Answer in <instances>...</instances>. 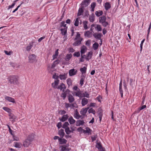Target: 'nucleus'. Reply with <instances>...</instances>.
<instances>
[{
    "label": "nucleus",
    "mask_w": 151,
    "mask_h": 151,
    "mask_svg": "<svg viewBox=\"0 0 151 151\" xmlns=\"http://www.w3.org/2000/svg\"><path fill=\"white\" fill-rule=\"evenodd\" d=\"M99 46L98 43L97 42H95L93 45V47L94 50H96L98 49Z\"/></svg>",
    "instance_id": "2f4dec72"
},
{
    "label": "nucleus",
    "mask_w": 151,
    "mask_h": 151,
    "mask_svg": "<svg viewBox=\"0 0 151 151\" xmlns=\"http://www.w3.org/2000/svg\"><path fill=\"white\" fill-rule=\"evenodd\" d=\"M59 78V76H56L55 74V75H53L52 76V78L55 79H57Z\"/></svg>",
    "instance_id": "0e129e2a"
},
{
    "label": "nucleus",
    "mask_w": 151,
    "mask_h": 151,
    "mask_svg": "<svg viewBox=\"0 0 151 151\" xmlns=\"http://www.w3.org/2000/svg\"><path fill=\"white\" fill-rule=\"evenodd\" d=\"M32 47V45H29L27 46L26 48V50L28 51H29Z\"/></svg>",
    "instance_id": "09e8293b"
},
{
    "label": "nucleus",
    "mask_w": 151,
    "mask_h": 151,
    "mask_svg": "<svg viewBox=\"0 0 151 151\" xmlns=\"http://www.w3.org/2000/svg\"><path fill=\"white\" fill-rule=\"evenodd\" d=\"M89 20L91 22H93L94 21V16H90L89 17Z\"/></svg>",
    "instance_id": "603ef678"
},
{
    "label": "nucleus",
    "mask_w": 151,
    "mask_h": 151,
    "mask_svg": "<svg viewBox=\"0 0 151 151\" xmlns=\"http://www.w3.org/2000/svg\"><path fill=\"white\" fill-rule=\"evenodd\" d=\"M70 128L71 130L70 129V128L69 127H68V128L66 129H65V132L67 134H69L71 132L73 133V131L75 130L72 127H70Z\"/></svg>",
    "instance_id": "6e6552de"
},
{
    "label": "nucleus",
    "mask_w": 151,
    "mask_h": 151,
    "mask_svg": "<svg viewBox=\"0 0 151 151\" xmlns=\"http://www.w3.org/2000/svg\"><path fill=\"white\" fill-rule=\"evenodd\" d=\"M67 27L65 28L64 29H60L61 33L63 35H65L67 33Z\"/></svg>",
    "instance_id": "bb28decb"
},
{
    "label": "nucleus",
    "mask_w": 151,
    "mask_h": 151,
    "mask_svg": "<svg viewBox=\"0 0 151 151\" xmlns=\"http://www.w3.org/2000/svg\"><path fill=\"white\" fill-rule=\"evenodd\" d=\"M95 29L98 31L100 32L102 30V28L101 27V26L100 25H97L96 27H95Z\"/></svg>",
    "instance_id": "ea45409f"
},
{
    "label": "nucleus",
    "mask_w": 151,
    "mask_h": 151,
    "mask_svg": "<svg viewBox=\"0 0 151 151\" xmlns=\"http://www.w3.org/2000/svg\"><path fill=\"white\" fill-rule=\"evenodd\" d=\"M67 74L68 73H64L63 75L60 74L59 76V77L61 80H65L67 77Z\"/></svg>",
    "instance_id": "dca6fc26"
},
{
    "label": "nucleus",
    "mask_w": 151,
    "mask_h": 151,
    "mask_svg": "<svg viewBox=\"0 0 151 151\" xmlns=\"http://www.w3.org/2000/svg\"><path fill=\"white\" fill-rule=\"evenodd\" d=\"M8 82L14 85H17L19 83L18 81V77L15 75L10 76L8 78Z\"/></svg>",
    "instance_id": "f257e3e1"
},
{
    "label": "nucleus",
    "mask_w": 151,
    "mask_h": 151,
    "mask_svg": "<svg viewBox=\"0 0 151 151\" xmlns=\"http://www.w3.org/2000/svg\"><path fill=\"white\" fill-rule=\"evenodd\" d=\"M58 134L61 138H63L65 135L64 130L63 129H61L58 131Z\"/></svg>",
    "instance_id": "aec40b11"
},
{
    "label": "nucleus",
    "mask_w": 151,
    "mask_h": 151,
    "mask_svg": "<svg viewBox=\"0 0 151 151\" xmlns=\"http://www.w3.org/2000/svg\"><path fill=\"white\" fill-rule=\"evenodd\" d=\"M71 106V104L69 103H65V107L68 109V108Z\"/></svg>",
    "instance_id": "13d9d810"
},
{
    "label": "nucleus",
    "mask_w": 151,
    "mask_h": 151,
    "mask_svg": "<svg viewBox=\"0 0 151 151\" xmlns=\"http://www.w3.org/2000/svg\"><path fill=\"white\" fill-rule=\"evenodd\" d=\"M95 14L97 16L99 17L102 15L103 12L102 11L99 10V11H96L95 13Z\"/></svg>",
    "instance_id": "c85d7f7f"
},
{
    "label": "nucleus",
    "mask_w": 151,
    "mask_h": 151,
    "mask_svg": "<svg viewBox=\"0 0 151 151\" xmlns=\"http://www.w3.org/2000/svg\"><path fill=\"white\" fill-rule=\"evenodd\" d=\"M91 33V32L89 31H88L84 33V36L86 37H89Z\"/></svg>",
    "instance_id": "37998d69"
},
{
    "label": "nucleus",
    "mask_w": 151,
    "mask_h": 151,
    "mask_svg": "<svg viewBox=\"0 0 151 151\" xmlns=\"http://www.w3.org/2000/svg\"><path fill=\"white\" fill-rule=\"evenodd\" d=\"M59 82V81L58 80H55L54 81V83H52V85H53L54 84V86H53V87L54 88H57V87H56L57 86Z\"/></svg>",
    "instance_id": "c9c22d12"
},
{
    "label": "nucleus",
    "mask_w": 151,
    "mask_h": 151,
    "mask_svg": "<svg viewBox=\"0 0 151 151\" xmlns=\"http://www.w3.org/2000/svg\"><path fill=\"white\" fill-rule=\"evenodd\" d=\"M85 78V77L83 76V77H82L81 78V79L80 80V84L81 86H82L83 84V81H84V79Z\"/></svg>",
    "instance_id": "49530a36"
},
{
    "label": "nucleus",
    "mask_w": 151,
    "mask_h": 151,
    "mask_svg": "<svg viewBox=\"0 0 151 151\" xmlns=\"http://www.w3.org/2000/svg\"><path fill=\"white\" fill-rule=\"evenodd\" d=\"M75 96H78L80 97H83L81 91H78L76 93Z\"/></svg>",
    "instance_id": "4c0bfd02"
},
{
    "label": "nucleus",
    "mask_w": 151,
    "mask_h": 151,
    "mask_svg": "<svg viewBox=\"0 0 151 151\" xmlns=\"http://www.w3.org/2000/svg\"><path fill=\"white\" fill-rule=\"evenodd\" d=\"M68 100L70 103L73 102L75 100L74 97L71 94H69L68 96Z\"/></svg>",
    "instance_id": "5701e85b"
},
{
    "label": "nucleus",
    "mask_w": 151,
    "mask_h": 151,
    "mask_svg": "<svg viewBox=\"0 0 151 151\" xmlns=\"http://www.w3.org/2000/svg\"><path fill=\"white\" fill-rule=\"evenodd\" d=\"M72 56V54H67L65 57V60L66 61H68L71 58Z\"/></svg>",
    "instance_id": "cd10ccee"
},
{
    "label": "nucleus",
    "mask_w": 151,
    "mask_h": 151,
    "mask_svg": "<svg viewBox=\"0 0 151 151\" xmlns=\"http://www.w3.org/2000/svg\"><path fill=\"white\" fill-rule=\"evenodd\" d=\"M74 56L77 57L80 56V53L79 52H75L73 54Z\"/></svg>",
    "instance_id": "3c124183"
},
{
    "label": "nucleus",
    "mask_w": 151,
    "mask_h": 151,
    "mask_svg": "<svg viewBox=\"0 0 151 151\" xmlns=\"http://www.w3.org/2000/svg\"><path fill=\"white\" fill-rule=\"evenodd\" d=\"M69 52H73L75 50L73 48L70 47L69 48Z\"/></svg>",
    "instance_id": "69168bd1"
},
{
    "label": "nucleus",
    "mask_w": 151,
    "mask_h": 151,
    "mask_svg": "<svg viewBox=\"0 0 151 151\" xmlns=\"http://www.w3.org/2000/svg\"><path fill=\"white\" fill-rule=\"evenodd\" d=\"M67 83L68 85V87L70 86H72V82L70 78H69L67 79Z\"/></svg>",
    "instance_id": "c756f323"
},
{
    "label": "nucleus",
    "mask_w": 151,
    "mask_h": 151,
    "mask_svg": "<svg viewBox=\"0 0 151 151\" xmlns=\"http://www.w3.org/2000/svg\"><path fill=\"white\" fill-rule=\"evenodd\" d=\"M29 62L33 63L36 62V56L34 54H30L28 56Z\"/></svg>",
    "instance_id": "f03ea898"
},
{
    "label": "nucleus",
    "mask_w": 151,
    "mask_h": 151,
    "mask_svg": "<svg viewBox=\"0 0 151 151\" xmlns=\"http://www.w3.org/2000/svg\"><path fill=\"white\" fill-rule=\"evenodd\" d=\"M68 117L69 116L67 114L64 115L61 118H59L60 120L62 122H65L67 120Z\"/></svg>",
    "instance_id": "2eb2a0df"
},
{
    "label": "nucleus",
    "mask_w": 151,
    "mask_h": 151,
    "mask_svg": "<svg viewBox=\"0 0 151 151\" xmlns=\"http://www.w3.org/2000/svg\"><path fill=\"white\" fill-rule=\"evenodd\" d=\"M13 139H14V140H16V141H18L19 140V138L18 137H17L16 136H14V135H13Z\"/></svg>",
    "instance_id": "774afa93"
},
{
    "label": "nucleus",
    "mask_w": 151,
    "mask_h": 151,
    "mask_svg": "<svg viewBox=\"0 0 151 151\" xmlns=\"http://www.w3.org/2000/svg\"><path fill=\"white\" fill-rule=\"evenodd\" d=\"M87 68L85 67L81 68L80 69V70L82 74L85 73L86 72Z\"/></svg>",
    "instance_id": "72a5a7b5"
},
{
    "label": "nucleus",
    "mask_w": 151,
    "mask_h": 151,
    "mask_svg": "<svg viewBox=\"0 0 151 151\" xmlns=\"http://www.w3.org/2000/svg\"><path fill=\"white\" fill-rule=\"evenodd\" d=\"M34 138V135L33 134H31L29 135L27 137V139L28 141L31 142L32 141Z\"/></svg>",
    "instance_id": "4468645a"
},
{
    "label": "nucleus",
    "mask_w": 151,
    "mask_h": 151,
    "mask_svg": "<svg viewBox=\"0 0 151 151\" xmlns=\"http://www.w3.org/2000/svg\"><path fill=\"white\" fill-rule=\"evenodd\" d=\"M83 10L82 8H79L78 11V13L77 16H81V15L82 13L83 12Z\"/></svg>",
    "instance_id": "e433bc0d"
},
{
    "label": "nucleus",
    "mask_w": 151,
    "mask_h": 151,
    "mask_svg": "<svg viewBox=\"0 0 151 151\" xmlns=\"http://www.w3.org/2000/svg\"><path fill=\"white\" fill-rule=\"evenodd\" d=\"M96 6V3L95 2H93L91 3V8H94Z\"/></svg>",
    "instance_id": "bf43d9fd"
},
{
    "label": "nucleus",
    "mask_w": 151,
    "mask_h": 151,
    "mask_svg": "<svg viewBox=\"0 0 151 151\" xmlns=\"http://www.w3.org/2000/svg\"><path fill=\"white\" fill-rule=\"evenodd\" d=\"M79 18H77L76 19V21L74 23V25L76 26H77L79 24Z\"/></svg>",
    "instance_id": "8fccbe9b"
},
{
    "label": "nucleus",
    "mask_w": 151,
    "mask_h": 151,
    "mask_svg": "<svg viewBox=\"0 0 151 151\" xmlns=\"http://www.w3.org/2000/svg\"><path fill=\"white\" fill-rule=\"evenodd\" d=\"M106 17L103 15L99 18V22L100 23H101L106 21Z\"/></svg>",
    "instance_id": "9d476101"
},
{
    "label": "nucleus",
    "mask_w": 151,
    "mask_h": 151,
    "mask_svg": "<svg viewBox=\"0 0 151 151\" xmlns=\"http://www.w3.org/2000/svg\"><path fill=\"white\" fill-rule=\"evenodd\" d=\"M74 117L76 119H78L81 117V116L79 115L78 112L76 111V113L74 114Z\"/></svg>",
    "instance_id": "473e14b6"
},
{
    "label": "nucleus",
    "mask_w": 151,
    "mask_h": 151,
    "mask_svg": "<svg viewBox=\"0 0 151 151\" xmlns=\"http://www.w3.org/2000/svg\"><path fill=\"white\" fill-rule=\"evenodd\" d=\"M77 72L76 70L74 69H72L70 70L69 71V75L70 76H71L76 75Z\"/></svg>",
    "instance_id": "7ed1b4c3"
},
{
    "label": "nucleus",
    "mask_w": 151,
    "mask_h": 151,
    "mask_svg": "<svg viewBox=\"0 0 151 151\" xmlns=\"http://www.w3.org/2000/svg\"><path fill=\"white\" fill-rule=\"evenodd\" d=\"M9 119H12V123L16 121V119L17 118L16 116H15L14 114L10 113L9 115Z\"/></svg>",
    "instance_id": "9b49d317"
},
{
    "label": "nucleus",
    "mask_w": 151,
    "mask_h": 151,
    "mask_svg": "<svg viewBox=\"0 0 151 151\" xmlns=\"http://www.w3.org/2000/svg\"><path fill=\"white\" fill-rule=\"evenodd\" d=\"M88 102V100L86 98H83L82 99L81 104L83 106L87 104Z\"/></svg>",
    "instance_id": "f8f14e48"
},
{
    "label": "nucleus",
    "mask_w": 151,
    "mask_h": 151,
    "mask_svg": "<svg viewBox=\"0 0 151 151\" xmlns=\"http://www.w3.org/2000/svg\"><path fill=\"white\" fill-rule=\"evenodd\" d=\"M66 145H61L60 146V148H61V151H65L66 149Z\"/></svg>",
    "instance_id": "a19ab883"
},
{
    "label": "nucleus",
    "mask_w": 151,
    "mask_h": 151,
    "mask_svg": "<svg viewBox=\"0 0 151 151\" xmlns=\"http://www.w3.org/2000/svg\"><path fill=\"white\" fill-rule=\"evenodd\" d=\"M80 37V35L79 32H77V35L76 36V38L74 39V40H76L78 38Z\"/></svg>",
    "instance_id": "4d7b16f0"
},
{
    "label": "nucleus",
    "mask_w": 151,
    "mask_h": 151,
    "mask_svg": "<svg viewBox=\"0 0 151 151\" xmlns=\"http://www.w3.org/2000/svg\"><path fill=\"white\" fill-rule=\"evenodd\" d=\"M85 44L88 46H89L91 45V40H88L86 41Z\"/></svg>",
    "instance_id": "6e6d98bb"
},
{
    "label": "nucleus",
    "mask_w": 151,
    "mask_h": 151,
    "mask_svg": "<svg viewBox=\"0 0 151 151\" xmlns=\"http://www.w3.org/2000/svg\"><path fill=\"white\" fill-rule=\"evenodd\" d=\"M3 109L8 112H11V110L9 108L6 107H4L3 108Z\"/></svg>",
    "instance_id": "de8ad7c7"
},
{
    "label": "nucleus",
    "mask_w": 151,
    "mask_h": 151,
    "mask_svg": "<svg viewBox=\"0 0 151 151\" xmlns=\"http://www.w3.org/2000/svg\"><path fill=\"white\" fill-rule=\"evenodd\" d=\"M88 22L87 21H85L83 22V27L85 29H88V27L87 24H88Z\"/></svg>",
    "instance_id": "58836bf2"
},
{
    "label": "nucleus",
    "mask_w": 151,
    "mask_h": 151,
    "mask_svg": "<svg viewBox=\"0 0 151 151\" xmlns=\"http://www.w3.org/2000/svg\"><path fill=\"white\" fill-rule=\"evenodd\" d=\"M87 49L86 47L84 45H83L81 46V54L84 53Z\"/></svg>",
    "instance_id": "f3484780"
},
{
    "label": "nucleus",
    "mask_w": 151,
    "mask_h": 151,
    "mask_svg": "<svg viewBox=\"0 0 151 151\" xmlns=\"http://www.w3.org/2000/svg\"><path fill=\"white\" fill-rule=\"evenodd\" d=\"M62 126V123L61 122H59L57 124V127H58V128H60Z\"/></svg>",
    "instance_id": "680f3d73"
},
{
    "label": "nucleus",
    "mask_w": 151,
    "mask_h": 151,
    "mask_svg": "<svg viewBox=\"0 0 151 151\" xmlns=\"http://www.w3.org/2000/svg\"><path fill=\"white\" fill-rule=\"evenodd\" d=\"M58 140L60 142V144L61 145L66 144L67 142V140L64 139L59 138Z\"/></svg>",
    "instance_id": "393cba45"
},
{
    "label": "nucleus",
    "mask_w": 151,
    "mask_h": 151,
    "mask_svg": "<svg viewBox=\"0 0 151 151\" xmlns=\"http://www.w3.org/2000/svg\"><path fill=\"white\" fill-rule=\"evenodd\" d=\"M88 112L89 113H92L93 114H95L96 113L95 111L92 108H91L89 109L88 110Z\"/></svg>",
    "instance_id": "c03bdc74"
},
{
    "label": "nucleus",
    "mask_w": 151,
    "mask_h": 151,
    "mask_svg": "<svg viewBox=\"0 0 151 151\" xmlns=\"http://www.w3.org/2000/svg\"><path fill=\"white\" fill-rule=\"evenodd\" d=\"M27 140V139L23 142V146L25 147H28L30 144V142Z\"/></svg>",
    "instance_id": "a878e982"
},
{
    "label": "nucleus",
    "mask_w": 151,
    "mask_h": 151,
    "mask_svg": "<svg viewBox=\"0 0 151 151\" xmlns=\"http://www.w3.org/2000/svg\"><path fill=\"white\" fill-rule=\"evenodd\" d=\"M101 24L102 26L105 27H106L109 25V23L108 22L106 21L102 23Z\"/></svg>",
    "instance_id": "5fc2aeb1"
},
{
    "label": "nucleus",
    "mask_w": 151,
    "mask_h": 151,
    "mask_svg": "<svg viewBox=\"0 0 151 151\" xmlns=\"http://www.w3.org/2000/svg\"><path fill=\"white\" fill-rule=\"evenodd\" d=\"M68 121L69 122V123L70 124H73L75 123L76 122V121L74 120L72 116H70L68 119Z\"/></svg>",
    "instance_id": "b1692460"
},
{
    "label": "nucleus",
    "mask_w": 151,
    "mask_h": 151,
    "mask_svg": "<svg viewBox=\"0 0 151 151\" xmlns=\"http://www.w3.org/2000/svg\"><path fill=\"white\" fill-rule=\"evenodd\" d=\"M102 36V34L101 33H95L93 34V36L96 39L99 40H101V38Z\"/></svg>",
    "instance_id": "423d86ee"
},
{
    "label": "nucleus",
    "mask_w": 151,
    "mask_h": 151,
    "mask_svg": "<svg viewBox=\"0 0 151 151\" xmlns=\"http://www.w3.org/2000/svg\"><path fill=\"white\" fill-rule=\"evenodd\" d=\"M90 2V0H84L81 3L82 7L84 8L87 6Z\"/></svg>",
    "instance_id": "39448f33"
},
{
    "label": "nucleus",
    "mask_w": 151,
    "mask_h": 151,
    "mask_svg": "<svg viewBox=\"0 0 151 151\" xmlns=\"http://www.w3.org/2000/svg\"><path fill=\"white\" fill-rule=\"evenodd\" d=\"M96 147L99 150H100L101 151H102L103 150H104L105 149L104 148H103L100 142H97L96 143Z\"/></svg>",
    "instance_id": "1a4fd4ad"
},
{
    "label": "nucleus",
    "mask_w": 151,
    "mask_h": 151,
    "mask_svg": "<svg viewBox=\"0 0 151 151\" xmlns=\"http://www.w3.org/2000/svg\"><path fill=\"white\" fill-rule=\"evenodd\" d=\"M90 132H91L90 129L88 127L86 128V130H84L83 131V132L85 133H89Z\"/></svg>",
    "instance_id": "864d4df0"
},
{
    "label": "nucleus",
    "mask_w": 151,
    "mask_h": 151,
    "mask_svg": "<svg viewBox=\"0 0 151 151\" xmlns=\"http://www.w3.org/2000/svg\"><path fill=\"white\" fill-rule=\"evenodd\" d=\"M111 6L110 3L106 2L105 4V9L106 10H108L111 8Z\"/></svg>",
    "instance_id": "4be33fe9"
},
{
    "label": "nucleus",
    "mask_w": 151,
    "mask_h": 151,
    "mask_svg": "<svg viewBox=\"0 0 151 151\" xmlns=\"http://www.w3.org/2000/svg\"><path fill=\"white\" fill-rule=\"evenodd\" d=\"M89 107H87L82 109L80 111V114L82 115H85L86 114L88 109H89Z\"/></svg>",
    "instance_id": "ddd939ff"
},
{
    "label": "nucleus",
    "mask_w": 151,
    "mask_h": 151,
    "mask_svg": "<svg viewBox=\"0 0 151 151\" xmlns=\"http://www.w3.org/2000/svg\"><path fill=\"white\" fill-rule=\"evenodd\" d=\"M93 54V52L90 51L88 52L86 58V59L87 60H88L89 59H91L92 57Z\"/></svg>",
    "instance_id": "412c9836"
},
{
    "label": "nucleus",
    "mask_w": 151,
    "mask_h": 151,
    "mask_svg": "<svg viewBox=\"0 0 151 151\" xmlns=\"http://www.w3.org/2000/svg\"><path fill=\"white\" fill-rule=\"evenodd\" d=\"M57 88L64 92L65 89L66 88V87L63 83H62L60 84V85H59Z\"/></svg>",
    "instance_id": "20e7f679"
},
{
    "label": "nucleus",
    "mask_w": 151,
    "mask_h": 151,
    "mask_svg": "<svg viewBox=\"0 0 151 151\" xmlns=\"http://www.w3.org/2000/svg\"><path fill=\"white\" fill-rule=\"evenodd\" d=\"M85 122L83 120H78L76 122V126H79L83 124Z\"/></svg>",
    "instance_id": "6ab92c4d"
},
{
    "label": "nucleus",
    "mask_w": 151,
    "mask_h": 151,
    "mask_svg": "<svg viewBox=\"0 0 151 151\" xmlns=\"http://www.w3.org/2000/svg\"><path fill=\"white\" fill-rule=\"evenodd\" d=\"M21 144L19 142H15L14 147L17 148H20L21 147Z\"/></svg>",
    "instance_id": "79ce46f5"
},
{
    "label": "nucleus",
    "mask_w": 151,
    "mask_h": 151,
    "mask_svg": "<svg viewBox=\"0 0 151 151\" xmlns=\"http://www.w3.org/2000/svg\"><path fill=\"white\" fill-rule=\"evenodd\" d=\"M69 125V123L67 122H65L63 125L62 127L64 129H65V130L68 127H69L68 126Z\"/></svg>",
    "instance_id": "f704fd0d"
},
{
    "label": "nucleus",
    "mask_w": 151,
    "mask_h": 151,
    "mask_svg": "<svg viewBox=\"0 0 151 151\" xmlns=\"http://www.w3.org/2000/svg\"><path fill=\"white\" fill-rule=\"evenodd\" d=\"M15 5V3H13L12 5L9 6L8 9H9L10 8L13 7Z\"/></svg>",
    "instance_id": "338daca9"
},
{
    "label": "nucleus",
    "mask_w": 151,
    "mask_h": 151,
    "mask_svg": "<svg viewBox=\"0 0 151 151\" xmlns=\"http://www.w3.org/2000/svg\"><path fill=\"white\" fill-rule=\"evenodd\" d=\"M82 95L83 97H86L87 98L89 97V94L86 91H85L84 93L82 94Z\"/></svg>",
    "instance_id": "a18cd8bd"
},
{
    "label": "nucleus",
    "mask_w": 151,
    "mask_h": 151,
    "mask_svg": "<svg viewBox=\"0 0 151 151\" xmlns=\"http://www.w3.org/2000/svg\"><path fill=\"white\" fill-rule=\"evenodd\" d=\"M83 39L82 38H80L79 40H77L76 42L73 44V45L74 46H78L81 43V41L83 40Z\"/></svg>",
    "instance_id": "0eeeda50"
},
{
    "label": "nucleus",
    "mask_w": 151,
    "mask_h": 151,
    "mask_svg": "<svg viewBox=\"0 0 151 151\" xmlns=\"http://www.w3.org/2000/svg\"><path fill=\"white\" fill-rule=\"evenodd\" d=\"M146 107V105L142 106L141 107L139 108L138 110L135 111V112L136 113H139L140 112V111L144 109H145Z\"/></svg>",
    "instance_id": "7c9ffc66"
},
{
    "label": "nucleus",
    "mask_w": 151,
    "mask_h": 151,
    "mask_svg": "<svg viewBox=\"0 0 151 151\" xmlns=\"http://www.w3.org/2000/svg\"><path fill=\"white\" fill-rule=\"evenodd\" d=\"M61 97L63 98V100H65L66 98V96L65 95V94L64 93H62L61 94Z\"/></svg>",
    "instance_id": "052dcab7"
},
{
    "label": "nucleus",
    "mask_w": 151,
    "mask_h": 151,
    "mask_svg": "<svg viewBox=\"0 0 151 151\" xmlns=\"http://www.w3.org/2000/svg\"><path fill=\"white\" fill-rule=\"evenodd\" d=\"M5 99L6 100H7L13 103H15V101L14 99L11 97H9V96H6L5 97Z\"/></svg>",
    "instance_id": "a211bd4d"
},
{
    "label": "nucleus",
    "mask_w": 151,
    "mask_h": 151,
    "mask_svg": "<svg viewBox=\"0 0 151 151\" xmlns=\"http://www.w3.org/2000/svg\"><path fill=\"white\" fill-rule=\"evenodd\" d=\"M97 137V135L96 134L93 137H91L92 139V140L93 141H95L96 140V139Z\"/></svg>",
    "instance_id": "e2e57ef3"
}]
</instances>
